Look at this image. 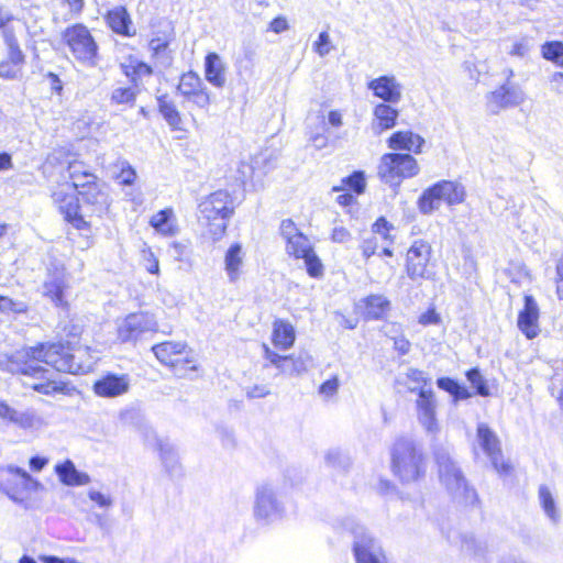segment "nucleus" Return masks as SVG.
Masks as SVG:
<instances>
[{"label":"nucleus","mask_w":563,"mask_h":563,"mask_svg":"<svg viewBox=\"0 0 563 563\" xmlns=\"http://www.w3.org/2000/svg\"><path fill=\"white\" fill-rule=\"evenodd\" d=\"M107 27L122 37H133L136 35L133 19L125 5H117L106 11L103 15Z\"/></svg>","instance_id":"22"},{"label":"nucleus","mask_w":563,"mask_h":563,"mask_svg":"<svg viewBox=\"0 0 563 563\" xmlns=\"http://www.w3.org/2000/svg\"><path fill=\"white\" fill-rule=\"evenodd\" d=\"M177 92L189 104L188 113L194 123H196L195 112H208L211 98L197 73L191 70L184 73L179 78Z\"/></svg>","instance_id":"15"},{"label":"nucleus","mask_w":563,"mask_h":563,"mask_svg":"<svg viewBox=\"0 0 563 563\" xmlns=\"http://www.w3.org/2000/svg\"><path fill=\"white\" fill-rule=\"evenodd\" d=\"M283 507L276 499L274 492L267 485L257 488L254 514L258 518L273 519L280 516Z\"/></svg>","instance_id":"26"},{"label":"nucleus","mask_w":563,"mask_h":563,"mask_svg":"<svg viewBox=\"0 0 563 563\" xmlns=\"http://www.w3.org/2000/svg\"><path fill=\"white\" fill-rule=\"evenodd\" d=\"M529 51V45L527 41H519L512 44L509 54L512 56H525Z\"/></svg>","instance_id":"63"},{"label":"nucleus","mask_w":563,"mask_h":563,"mask_svg":"<svg viewBox=\"0 0 563 563\" xmlns=\"http://www.w3.org/2000/svg\"><path fill=\"white\" fill-rule=\"evenodd\" d=\"M62 3L67 8L70 19L79 18L86 8L85 0H62Z\"/></svg>","instance_id":"54"},{"label":"nucleus","mask_w":563,"mask_h":563,"mask_svg":"<svg viewBox=\"0 0 563 563\" xmlns=\"http://www.w3.org/2000/svg\"><path fill=\"white\" fill-rule=\"evenodd\" d=\"M523 101L525 93L522 89L508 80L486 95L485 107L488 113L498 114L503 110L521 104Z\"/></svg>","instance_id":"17"},{"label":"nucleus","mask_w":563,"mask_h":563,"mask_svg":"<svg viewBox=\"0 0 563 563\" xmlns=\"http://www.w3.org/2000/svg\"><path fill=\"white\" fill-rule=\"evenodd\" d=\"M292 356V367L290 371L295 372L296 376H299L306 373L311 365V356L308 352H299L298 354H291Z\"/></svg>","instance_id":"47"},{"label":"nucleus","mask_w":563,"mask_h":563,"mask_svg":"<svg viewBox=\"0 0 563 563\" xmlns=\"http://www.w3.org/2000/svg\"><path fill=\"white\" fill-rule=\"evenodd\" d=\"M466 376L468 382L472 384L473 387L476 388L477 393L481 396H488V387L486 386L485 380L478 369L473 368L468 371Z\"/></svg>","instance_id":"52"},{"label":"nucleus","mask_w":563,"mask_h":563,"mask_svg":"<svg viewBox=\"0 0 563 563\" xmlns=\"http://www.w3.org/2000/svg\"><path fill=\"white\" fill-rule=\"evenodd\" d=\"M398 115V110L388 103H378L375 106L371 123L373 133L379 135L384 131L393 129L396 125Z\"/></svg>","instance_id":"29"},{"label":"nucleus","mask_w":563,"mask_h":563,"mask_svg":"<svg viewBox=\"0 0 563 563\" xmlns=\"http://www.w3.org/2000/svg\"><path fill=\"white\" fill-rule=\"evenodd\" d=\"M70 285L62 271L55 269L47 280L43 283V296L47 298L55 308L65 312L70 310L68 289Z\"/></svg>","instance_id":"19"},{"label":"nucleus","mask_w":563,"mask_h":563,"mask_svg":"<svg viewBox=\"0 0 563 563\" xmlns=\"http://www.w3.org/2000/svg\"><path fill=\"white\" fill-rule=\"evenodd\" d=\"M5 476L0 482V490L12 501L29 508L34 501V494L41 487L26 471L9 465L3 470Z\"/></svg>","instance_id":"10"},{"label":"nucleus","mask_w":563,"mask_h":563,"mask_svg":"<svg viewBox=\"0 0 563 563\" xmlns=\"http://www.w3.org/2000/svg\"><path fill=\"white\" fill-rule=\"evenodd\" d=\"M465 199L464 187L455 181L442 180L426 189L418 200V208L423 214L439 210L441 202L449 206L460 205Z\"/></svg>","instance_id":"12"},{"label":"nucleus","mask_w":563,"mask_h":563,"mask_svg":"<svg viewBox=\"0 0 563 563\" xmlns=\"http://www.w3.org/2000/svg\"><path fill=\"white\" fill-rule=\"evenodd\" d=\"M405 383L411 391L421 389L420 385L427 382L424 373L416 368H409L405 374Z\"/></svg>","instance_id":"49"},{"label":"nucleus","mask_w":563,"mask_h":563,"mask_svg":"<svg viewBox=\"0 0 563 563\" xmlns=\"http://www.w3.org/2000/svg\"><path fill=\"white\" fill-rule=\"evenodd\" d=\"M461 549L468 555L482 558L484 556L487 547L484 541L477 539L473 534H463L461 537Z\"/></svg>","instance_id":"40"},{"label":"nucleus","mask_w":563,"mask_h":563,"mask_svg":"<svg viewBox=\"0 0 563 563\" xmlns=\"http://www.w3.org/2000/svg\"><path fill=\"white\" fill-rule=\"evenodd\" d=\"M332 49L331 37L327 31L319 34L317 41L313 43V51L320 56H327Z\"/></svg>","instance_id":"50"},{"label":"nucleus","mask_w":563,"mask_h":563,"mask_svg":"<svg viewBox=\"0 0 563 563\" xmlns=\"http://www.w3.org/2000/svg\"><path fill=\"white\" fill-rule=\"evenodd\" d=\"M477 443L499 474L507 475L510 473L511 466L504 460L500 441L486 423H478L477 426Z\"/></svg>","instance_id":"18"},{"label":"nucleus","mask_w":563,"mask_h":563,"mask_svg":"<svg viewBox=\"0 0 563 563\" xmlns=\"http://www.w3.org/2000/svg\"><path fill=\"white\" fill-rule=\"evenodd\" d=\"M0 419L18 426L29 424L33 420L29 415H20L3 400H0Z\"/></svg>","instance_id":"42"},{"label":"nucleus","mask_w":563,"mask_h":563,"mask_svg":"<svg viewBox=\"0 0 563 563\" xmlns=\"http://www.w3.org/2000/svg\"><path fill=\"white\" fill-rule=\"evenodd\" d=\"M417 417L419 423L427 433L435 435L440 431L437 419V400L431 389H419L416 400Z\"/></svg>","instance_id":"20"},{"label":"nucleus","mask_w":563,"mask_h":563,"mask_svg":"<svg viewBox=\"0 0 563 563\" xmlns=\"http://www.w3.org/2000/svg\"><path fill=\"white\" fill-rule=\"evenodd\" d=\"M158 363L177 378H191L201 372L194 349L185 341L165 340L151 347Z\"/></svg>","instance_id":"5"},{"label":"nucleus","mask_w":563,"mask_h":563,"mask_svg":"<svg viewBox=\"0 0 563 563\" xmlns=\"http://www.w3.org/2000/svg\"><path fill=\"white\" fill-rule=\"evenodd\" d=\"M95 173L90 166L81 159L69 161L66 167V175L57 181L51 191V198L58 213L66 224L77 231L90 232L91 225L84 221L81 217V203L78 202V196H70L66 186L80 184L90 180Z\"/></svg>","instance_id":"2"},{"label":"nucleus","mask_w":563,"mask_h":563,"mask_svg":"<svg viewBox=\"0 0 563 563\" xmlns=\"http://www.w3.org/2000/svg\"><path fill=\"white\" fill-rule=\"evenodd\" d=\"M439 322H440V316L437 313V311L433 308L428 309L426 312H423L419 317V323L423 324V325L438 324Z\"/></svg>","instance_id":"61"},{"label":"nucleus","mask_w":563,"mask_h":563,"mask_svg":"<svg viewBox=\"0 0 563 563\" xmlns=\"http://www.w3.org/2000/svg\"><path fill=\"white\" fill-rule=\"evenodd\" d=\"M391 471L402 483H412L423 476L426 459L421 446L409 438H399L391 448Z\"/></svg>","instance_id":"6"},{"label":"nucleus","mask_w":563,"mask_h":563,"mask_svg":"<svg viewBox=\"0 0 563 563\" xmlns=\"http://www.w3.org/2000/svg\"><path fill=\"white\" fill-rule=\"evenodd\" d=\"M66 190L70 192V196H78V202L82 208L81 217L91 227L93 219H101L109 213L111 198L103 189L97 174H93L90 180L66 186Z\"/></svg>","instance_id":"7"},{"label":"nucleus","mask_w":563,"mask_h":563,"mask_svg":"<svg viewBox=\"0 0 563 563\" xmlns=\"http://www.w3.org/2000/svg\"><path fill=\"white\" fill-rule=\"evenodd\" d=\"M289 29V23L286 16L279 15L275 18L268 25V31L275 34H280Z\"/></svg>","instance_id":"58"},{"label":"nucleus","mask_w":563,"mask_h":563,"mask_svg":"<svg viewBox=\"0 0 563 563\" xmlns=\"http://www.w3.org/2000/svg\"><path fill=\"white\" fill-rule=\"evenodd\" d=\"M346 528L354 534L353 552L356 563H388L380 544L362 525L350 520Z\"/></svg>","instance_id":"16"},{"label":"nucleus","mask_w":563,"mask_h":563,"mask_svg":"<svg viewBox=\"0 0 563 563\" xmlns=\"http://www.w3.org/2000/svg\"><path fill=\"white\" fill-rule=\"evenodd\" d=\"M367 88L382 99L383 103H398L402 97V86L393 75H385L371 80Z\"/></svg>","instance_id":"23"},{"label":"nucleus","mask_w":563,"mask_h":563,"mask_svg":"<svg viewBox=\"0 0 563 563\" xmlns=\"http://www.w3.org/2000/svg\"><path fill=\"white\" fill-rule=\"evenodd\" d=\"M205 76L216 87H222L225 82L224 66L214 52L208 53L205 58Z\"/></svg>","instance_id":"36"},{"label":"nucleus","mask_w":563,"mask_h":563,"mask_svg":"<svg viewBox=\"0 0 563 563\" xmlns=\"http://www.w3.org/2000/svg\"><path fill=\"white\" fill-rule=\"evenodd\" d=\"M339 389V379L336 376L325 380L319 388L320 395L330 398L336 394Z\"/></svg>","instance_id":"56"},{"label":"nucleus","mask_w":563,"mask_h":563,"mask_svg":"<svg viewBox=\"0 0 563 563\" xmlns=\"http://www.w3.org/2000/svg\"><path fill=\"white\" fill-rule=\"evenodd\" d=\"M142 265L145 271L152 275L159 274V263L151 249H144L141 252Z\"/></svg>","instance_id":"48"},{"label":"nucleus","mask_w":563,"mask_h":563,"mask_svg":"<svg viewBox=\"0 0 563 563\" xmlns=\"http://www.w3.org/2000/svg\"><path fill=\"white\" fill-rule=\"evenodd\" d=\"M137 97V89L134 86L118 87L110 95V102L117 106L133 107Z\"/></svg>","instance_id":"38"},{"label":"nucleus","mask_w":563,"mask_h":563,"mask_svg":"<svg viewBox=\"0 0 563 563\" xmlns=\"http://www.w3.org/2000/svg\"><path fill=\"white\" fill-rule=\"evenodd\" d=\"M539 499H540L541 506H542L544 512L547 514V516L553 522H558L560 515L556 510L554 498H553L550 489L544 485L540 486V488H539Z\"/></svg>","instance_id":"43"},{"label":"nucleus","mask_w":563,"mask_h":563,"mask_svg":"<svg viewBox=\"0 0 563 563\" xmlns=\"http://www.w3.org/2000/svg\"><path fill=\"white\" fill-rule=\"evenodd\" d=\"M437 384L439 388L450 393L451 395L457 394L460 391V385L451 378H439Z\"/></svg>","instance_id":"59"},{"label":"nucleus","mask_w":563,"mask_h":563,"mask_svg":"<svg viewBox=\"0 0 563 563\" xmlns=\"http://www.w3.org/2000/svg\"><path fill=\"white\" fill-rule=\"evenodd\" d=\"M157 108L158 112L168 123L172 131H187L185 118L179 112L175 102L166 95L159 96L157 98Z\"/></svg>","instance_id":"30"},{"label":"nucleus","mask_w":563,"mask_h":563,"mask_svg":"<svg viewBox=\"0 0 563 563\" xmlns=\"http://www.w3.org/2000/svg\"><path fill=\"white\" fill-rule=\"evenodd\" d=\"M64 338L23 346L3 361V369L14 376L32 379L30 388L44 396L70 395L75 388L68 380L48 376L51 366L58 373L82 375L93 364V350L81 344L84 325L69 321L62 327Z\"/></svg>","instance_id":"1"},{"label":"nucleus","mask_w":563,"mask_h":563,"mask_svg":"<svg viewBox=\"0 0 563 563\" xmlns=\"http://www.w3.org/2000/svg\"><path fill=\"white\" fill-rule=\"evenodd\" d=\"M55 472L59 481L68 486H81L90 482V477L85 473H79L70 460H66L55 466Z\"/></svg>","instance_id":"35"},{"label":"nucleus","mask_w":563,"mask_h":563,"mask_svg":"<svg viewBox=\"0 0 563 563\" xmlns=\"http://www.w3.org/2000/svg\"><path fill=\"white\" fill-rule=\"evenodd\" d=\"M343 185L354 190L356 194H362L365 189L366 183L362 172H355L351 176L342 180Z\"/></svg>","instance_id":"51"},{"label":"nucleus","mask_w":563,"mask_h":563,"mask_svg":"<svg viewBox=\"0 0 563 563\" xmlns=\"http://www.w3.org/2000/svg\"><path fill=\"white\" fill-rule=\"evenodd\" d=\"M265 350V357L269 361L272 365H274L280 374L289 375V376H296L295 372L290 371L292 367V356L291 355H279L266 345H264Z\"/></svg>","instance_id":"39"},{"label":"nucleus","mask_w":563,"mask_h":563,"mask_svg":"<svg viewBox=\"0 0 563 563\" xmlns=\"http://www.w3.org/2000/svg\"><path fill=\"white\" fill-rule=\"evenodd\" d=\"M29 307L25 302L13 299L9 296L0 295V314L19 316L25 314Z\"/></svg>","instance_id":"41"},{"label":"nucleus","mask_w":563,"mask_h":563,"mask_svg":"<svg viewBox=\"0 0 563 563\" xmlns=\"http://www.w3.org/2000/svg\"><path fill=\"white\" fill-rule=\"evenodd\" d=\"M282 236L286 241V251L296 258H302L307 267V272L311 277L322 275L323 265L316 255L310 240L298 231L295 223L287 219L280 224Z\"/></svg>","instance_id":"9"},{"label":"nucleus","mask_w":563,"mask_h":563,"mask_svg":"<svg viewBox=\"0 0 563 563\" xmlns=\"http://www.w3.org/2000/svg\"><path fill=\"white\" fill-rule=\"evenodd\" d=\"M121 70L135 88L142 85L145 78H150L154 74L150 64L133 56H129L126 63L121 65Z\"/></svg>","instance_id":"31"},{"label":"nucleus","mask_w":563,"mask_h":563,"mask_svg":"<svg viewBox=\"0 0 563 563\" xmlns=\"http://www.w3.org/2000/svg\"><path fill=\"white\" fill-rule=\"evenodd\" d=\"M331 240L334 243L346 244L352 241V234L346 228L338 225L332 230Z\"/></svg>","instance_id":"55"},{"label":"nucleus","mask_w":563,"mask_h":563,"mask_svg":"<svg viewBox=\"0 0 563 563\" xmlns=\"http://www.w3.org/2000/svg\"><path fill=\"white\" fill-rule=\"evenodd\" d=\"M175 40L173 30L157 31L148 41L152 59L170 58V45Z\"/></svg>","instance_id":"33"},{"label":"nucleus","mask_w":563,"mask_h":563,"mask_svg":"<svg viewBox=\"0 0 563 563\" xmlns=\"http://www.w3.org/2000/svg\"><path fill=\"white\" fill-rule=\"evenodd\" d=\"M390 308V300L382 294L369 295L355 305L356 311L366 320H382L386 318Z\"/></svg>","instance_id":"25"},{"label":"nucleus","mask_w":563,"mask_h":563,"mask_svg":"<svg viewBox=\"0 0 563 563\" xmlns=\"http://www.w3.org/2000/svg\"><path fill=\"white\" fill-rule=\"evenodd\" d=\"M115 180L121 186H132L136 180V172L131 165L124 164L117 174Z\"/></svg>","instance_id":"53"},{"label":"nucleus","mask_w":563,"mask_h":563,"mask_svg":"<svg viewBox=\"0 0 563 563\" xmlns=\"http://www.w3.org/2000/svg\"><path fill=\"white\" fill-rule=\"evenodd\" d=\"M150 330L151 327L146 313H130L117 328V340L121 344L136 342L145 332Z\"/></svg>","instance_id":"21"},{"label":"nucleus","mask_w":563,"mask_h":563,"mask_svg":"<svg viewBox=\"0 0 563 563\" xmlns=\"http://www.w3.org/2000/svg\"><path fill=\"white\" fill-rule=\"evenodd\" d=\"M16 18L0 5V35L7 47V56L0 62V78L11 80L18 78L26 63V55L23 52L18 33L13 25Z\"/></svg>","instance_id":"8"},{"label":"nucleus","mask_w":563,"mask_h":563,"mask_svg":"<svg viewBox=\"0 0 563 563\" xmlns=\"http://www.w3.org/2000/svg\"><path fill=\"white\" fill-rule=\"evenodd\" d=\"M238 203L224 189L216 190L198 203V223L201 235L211 242L220 241L228 228L229 220L234 214Z\"/></svg>","instance_id":"3"},{"label":"nucleus","mask_w":563,"mask_h":563,"mask_svg":"<svg viewBox=\"0 0 563 563\" xmlns=\"http://www.w3.org/2000/svg\"><path fill=\"white\" fill-rule=\"evenodd\" d=\"M424 140L411 131H399L394 133L388 140V146L391 150L413 152L416 154L421 152Z\"/></svg>","instance_id":"32"},{"label":"nucleus","mask_w":563,"mask_h":563,"mask_svg":"<svg viewBox=\"0 0 563 563\" xmlns=\"http://www.w3.org/2000/svg\"><path fill=\"white\" fill-rule=\"evenodd\" d=\"M296 340L294 325L286 320H276L273 324V344L280 350L290 349Z\"/></svg>","instance_id":"34"},{"label":"nucleus","mask_w":563,"mask_h":563,"mask_svg":"<svg viewBox=\"0 0 563 563\" xmlns=\"http://www.w3.org/2000/svg\"><path fill=\"white\" fill-rule=\"evenodd\" d=\"M542 55L544 58L552 60L558 65H563V43L554 42L545 44L542 47Z\"/></svg>","instance_id":"46"},{"label":"nucleus","mask_w":563,"mask_h":563,"mask_svg":"<svg viewBox=\"0 0 563 563\" xmlns=\"http://www.w3.org/2000/svg\"><path fill=\"white\" fill-rule=\"evenodd\" d=\"M463 69L468 78L474 82H478L481 77L488 73V67L485 60L477 58L467 59L463 63Z\"/></svg>","instance_id":"44"},{"label":"nucleus","mask_w":563,"mask_h":563,"mask_svg":"<svg viewBox=\"0 0 563 563\" xmlns=\"http://www.w3.org/2000/svg\"><path fill=\"white\" fill-rule=\"evenodd\" d=\"M129 389V378L126 375L107 373L98 378L93 385V393L103 398H114L123 395Z\"/></svg>","instance_id":"24"},{"label":"nucleus","mask_w":563,"mask_h":563,"mask_svg":"<svg viewBox=\"0 0 563 563\" xmlns=\"http://www.w3.org/2000/svg\"><path fill=\"white\" fill-rule=\"evenodd\" d=\"M361 251L363 256L368 260L372 255L376 253L377 250V241L375 238L366 239L361 244Z\"/></svg>","instance_id":"60"},{"label":"nucleus","mask_w":563,"mask_h":563,"mask_svg":"<svg viewBox=\"0 0 563 563\" xmlns=\"http://www.w3.org/2000/svg\"><path fill=\"white\" fill-rule=\"evenodd\" d=\"M552 89L563 95V73H554L551 77Z\"/></svg>","instance_id":"64"},{"label":"nucleus","mask_w":563,"mask_h":563,"mask_svg":"<svg viewBox=\"0 0 563 563\" xmlns=\"http://www.w3.org/2000/svg\"><path fill=\"white\" fill-rule=\"evenodd\" d=\"M59 45L74 63L82 67L96 68L102 59L93 30L84 22L66 25L59 33Z\"/></svg>","instance_id":"4"},{"label":"nucleus","mask_w":563,"mask_h":563,"mask_svg":"<svg viewBox=\"0 0 563 563\" xmlns=\"http://www.w3.org/2000/svg\"><path fill=\"white\" fill-rule=\"evenodd\" d=\"M437 463L440 481L448 492L464 504H473L476 499V493L468 487L465 477L451 456L448 453H439Z\"/></svg>","instance_id":"13"},{"label":"nucleus","mask_w":563,"mask_h":563,"mask_svg":"<svg viewBox=\"0 0 563 563\" xmlns=\"http://www.w3.org/2000/svg\"><path fill=\"white\" fill-rule=\"evenodd\" d=\"M556 294L560 299H563V257H561L556 265Z\"/></svg>","instance_id":"62"},{"label":"nucleus","mask_w":563,"mask_h":563,"mask_svg":"<svg viewBox=\"0 0 563 563\" xmlns=\"http://www.w3.org/2000/svg\"><path fill=\"white\" fill-rule=\"evenodd\" d=\"M420 167L415 157L409 154H384L377 167V174L382 181L397 188L407 179L419 174Z\"/></svg>","instance_id":"11"},{"label":"nucleus","mask_w":563,"mask_h":563,"mask_svg":"<svg viewBox=\"0 0 563 563\" xmlns=\"http://www.w3.org/2000/svg\"><path fill=\"white\" fill-rule=\"evenodd\" d=\"M242 246L239 243L232 244L224 256L225 271L231 279H236L242 267Z\"/></svg>","instance_id":"37"},{"label":"nucleus","mask_w":563,"mask_h":563,"mask_svg":"<svg viewBox=\"0 0 563 563\" xmlns=\"http://www.w3.org/2000/svg\"><path fill=\"white\" fill-rule=\"evenodd\" d=\"M432 246L428 241L416 240L406 254V273L412 282L433 280L435 263Z\"/></svg>","instance_id":"14"},{"label":"nucleus","mask_w":563,"mask_h":563,"mask_svg":"<svg viewBox=\"0 0 563 563\" xmlns=\"http://www.w3.org/2000/svg\"><path fill=\"white\" fill-rule=\"evenodd\" d=\"M148 224L157 234L164 238L175 236L180 231L177 218L172 207L162 209L153 214L148 220Z\"/></svg>","instance_id":"28"},{"label":"nucleus","mask_w":563,"mask_h":563,"mask_svg":"<svg viewBox=\"0 0 563 563\" xmlns=\"http://www.w3.org/2000/svg\"><path fill=\"white\" fill-rule=\"evenodd\" d=\"M325 463L334 468H343L349 465V456L340 449H330L324 455Z\"/></svg>","instance_id":"45"},{"label":"nucleus","mask_w":563,"mask_h":563,"mask_svg":"<svg viewBox=\"0 0 563 563\" xmlns=\"http://www.w3.org/2000/svg\"><path fill=\"white\" fill-rule=\"evenodd\" d=\"M540 310L536 299L530 296H525L523 309L518 316V328L528 338L533 339L538 335Z\"/></svg>","instance_id":"27"},{"label":"nucleus","mask_w":563,"mask_h":563,"mask_svg":"<svg viewBox=\"0 0 563 563\" xmlns=\"http://www.w3.org/2000/svg\"><path fill=\"white\" fill-rule=\"evenodd\" d=\"M391 228H393V225L389 224L385 218H379L373 224V232L375 234L380 235L384 240H390L389 231Z\"/></svg>","instance_id":"57"}]
</instances>
